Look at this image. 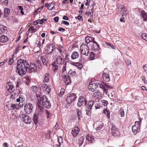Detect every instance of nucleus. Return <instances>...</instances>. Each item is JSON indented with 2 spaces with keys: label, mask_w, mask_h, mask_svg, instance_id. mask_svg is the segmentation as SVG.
I'll list each match as a JSON object with an SVG mask.
<instances>
[{
  "label": "nucleus",
  "mask_w": 147,
  "mask_h": 147,
  "mask_svg": "<svg viewBox=\"0 0 147 147\" xmlns=\"http://www.w3.org/2000/svg\"><path fill=\"white\" fill-rule=\"evenodd\" d=\"M140 16L143 18V20L146 21L147 20V13L144 11H142L140 12Z\"/></svg>",
  "instance_id": "nucleus-16"
},
{
  "label": "nucleus",
  "mask_w": 147,
  "mask_h": 147,
  "mask_svg": "<svg viewBox=\"0 0 147 147\" xmlns=\"http://www.w3.org/2000/svg\"><path fill=\"white\" fill-rule=\"evenodd\" d=\"M29 73L34 72L36 71V66L34 63H32L29 65Z\"/></svg>",
  "instance_id": "nucleus-13"
},
{
  "label": "nucleus",
  "mask_w": 147,
  "mask_h": 147,
  "mask_svg": "<svg viewBox=\"0 0 147 147\" xmlns=\"http://www.w3.org/2000/svg\"><path fill=\"white\" fill-rule=\"evenodd\" d=\"M62 23L67 26H68L69 24V23L68 22L65 21H63L62 22Z\"/></svg>",
  "instance_id": "nucleus-61"
},
{
  "label": "nucleus",
  "mask_w": 147,
  "mask_h": 147,
  "mask_svg": "<svg viewBox=\"0 0 147 147\" xmlns=\"http://www.w3.org/2000/svg\"><path fill=\"white\" fill-rule=\"evenodd\" d=\"M102 77L103 80L107 82L109 81L110 80L109 75L108 74L103 73L102 74Z\"/></svg>",
  "instance_id": "nucleus-15"
},
{
  "label": "nucleus",
  "mask_w": 147,
  "mask_h": 147,
  "mask_svg": "<svg viewBox=\"0 0 147 147\" xmlns=\"http://www.w3.org/2000/svg\"><path fill=\"white\" fill-rule=\"evenodd\" d=\"M143 69L145 72L147 74V64L144 66Z\"/></svg>",
  "instance_id": "nucleus-57"
},
{
  "label": "nucleus",
  "mask_w": 147,
  "mask_h": 147,
  "mask_svg": "<svg viewBox=\"0 0 147 147\" xmlns=\"http://www.w3.org/2000/svg\"><path fill=\"white\" fill-rule=\"evenodd\" d=\"M125 62L127 65H129L131 64V61L128 59H125Z\"/></svg>",
  "instance_id": "nucleus-46"
},
{
  "label": "nucleus",
  "mask_w": 147,
  "mask_h": 147,
  "mask_svg": "<svg viewBox=\"0 0 147 147\" xmlns=\"http://www.w3.org/2000/svg\"><path fill=\"white\" fill-rule=\"evenodd\" d=\"M69 73L71 75H72V76H74L76 74V71H73L72 70H70L69 71Z\"/></svg>",
  "instance_id": "nucleus-48"
},
{
  "label": "nucleus",
  "mask_w": 147,
  "mask_h": 147,
  "mask_svg": "<svg viewBox=\"0 0 147 147\" xmlns=\"http://www.w3.org/2000/svg\"><path fill=\"white\" fill-rule=\"evenodd\" d=\"M102 123L100 121H97L94 124V127L96 130H100L103 127Z\"/></svg>",
  "instance_id": "nucleus-10"
},
{
  "label": "nucleus",
  "mask_w": 147,
  "mask_h": 147,
  "mask_svg": "<svg viewBox=\"0 0 147 147\" xmlns=\"http://www.w3.org/2000/svg\"><path fill=\"white\" fill-rule=\"evenodd\" d=\"M10 12V9L8 8H5L4 11V15L5 17H7L9 15Z\"/></svg>",
  "instance_id": "nucleus-28"
},
{
  "label": "nucleus",
  "mask_w": 147,
  "mask_h": 147,
  "mask_svg": "<svg viewBox=\"0 0 147 147\" xmlns=\"http://www.w3.org/2000/svg\"><path fill=\"white\" fill-rule=\"evenodd\" d=\"M13 83L10 82H9L6 84V88L9 92H11L13 90Z\"/></svg>",
  "instance_id": "nucleus-11"
},
{
  "label": "nucleus",
  "mask_w": 147,
  "mask_h": 147,
  "mask_svg": "<svg viewBox=\"0 0 147 147\" xmlns=\"http://www.w3.org/2000/svg\"><path fill=\"white\" fill-rule=\"evenodd\" d=\"M80 131V129L78 127H75L72 130L71 134L73 136L76 137L79 134Z\"/></svg>",
  "instance_id": "nucleus-12"
},
{
  "label": "nucleus",
  "mask_w": 147,
  "mask_h": 147,
  "mask_svg": "<svg viewBox=\"0 0 147 147\" xmlns=\"http://www.w3.org/2000/svg\"><path fill=\"white\" fill-rule=\"evenodd\" d=\"M93 9L92 8L91 9V11H90V10L88 11L87 12H85V14L88 15V16L90 15L92 13H93Z\"/></svg>",
  "instance_id": "nucleus-40"
},
{
  "label": "nucleus",
  "mask_w": 147,
  "mask_h": 147,
  "mask_svg": "<svg viewBox=\"0 0 147 147\" xmlns=\"http://www.w3.org/2000/svg\"><path fill=\"white\" fill-rule=\"evenodd\" d=\"M141 36L143 39L147 41V34L144 33H142L141 34Z\"/></svg>",
  "instance_id": "nucleus-39"
},
{
  "label": "nucleus",
  "mask_w": 147,
  "mask_h": 147,
  "mask_svg": "<svg viewBox=\"0 0 147 147\" xmlns=\"http://www.w3.org/2000/svg\"><path fill=\"white\" fill-rule=\"evenodd\" d=\"M118 128L115 127L114 126H113L111 128V130L112 132L115 133V131H116L117 130Z\"/></svg>",
  "instance_id": "nucleus-47"
},
{
  "label": "nucleus",
  "mask_w": 147,
  "mask_h": 147,
  "mask_svg": "<svg viewBox=\"0 0 147 147\" xmlns=\"http://www.w3.org/2000/svg\"><path fill=\"white\" fill-rule=\"evenodd\" d=\"M57 63L58 64L62 65L64 63V60L60 56H58L56 59Z\"/></svg>",
  "instance_id": "nucleus-17"
},
{
  "label": "nucleus",
  "mask_w": 147,
  "mask_h": 147,
  "mask_svg": "<svg viewBox=\"0 0 147 147\" xmlns=\"http://www.w3.org/2000/svg\"><path fill=\"white\" fill-rule=\"evenodd\" d=\"M94 102L93 101L91 100L89 101L88 103L87 106L86 108L91 109L92 107L94 104Z\"/></svg>",
  "instance_id": "nucleus-30"
},
{
  "label": "nucleus",
  "mask_w": 147,
  "mask_h": 147,
  "mask_svg": "<svg viewBox=\"0 0 147 147\" xmlns=\"http://www.w3.org/2000/svg\"><path fill=\"white\" fill-rule=\"evenodd\" d=\"M23 144L21 143L20 142L18 143L17 146L16 147H23Z\"/></svg>",
  "instance_id": "nucleus-63"
},
{
  "label": "nucleus",
  "mask_w": 147,
  "mask_h": 147,
  "mask_svg": "<svg viewBox=\"0 0 147 147\" xmlns=\"http://www.w3.org/2000/svg\"><path fill=\"white\" fill-rule=\"evenodd\" d=\"M38 116L36 114H34L33 117V121L34 123L36 124L38 122Z\"/></svg>",
  "instance_id": "nucleus-32"
},
{
  "label": "nucleus",
  "mask_w": 147,
  "mask_h": 147,
  "mask_svg": "<svg viewBox=\"0 0 147 147\" xmlns=\"http://www.w3.org/2000/svg\"><path fill=\"white\" fill-rule=\"evenodd\" d=\"M14 61V60L13 58L10 59V60L8 61V64L10 65H12Z\"/></svg>",
  "instance_id": "nucleus-54"
},
{
  "label": "nucleus",
  "mask_w": 147,
  "mask_h": 147,
  "mask_svg": "<svg viewBox=\"0 0 147 147\" xmlns=\"http://www.w3.org/2000/svg\"><path fill=\"white\" fill-rule=\"evenodd\" d=\"M84 139V138L83 137H80L79 138L78 143L80 146H81L83 143Z\"/></svg>",
  "instance_id": "nucleus-35"
},
{
  "label": "nucleus",
  "mask_w": 147,
  "mask_h": 147,
  "mask_svg": "<svg viewBox=\"0 0 147 147\" xmlns=\"http://www.w3.org/2000/svg\"><path fill=\"white\" fill-rule=\"evenodd\" d=\"M80 49L81 53L86 56H88L89 52V48L88 46L84 43H82L80 46Z\"/></svg>",
  "instance_id": "nucleus-4"
},
{
  "label": "nucleus",
  "mask_w": 147,
  "mask_h": 147,
  "mask_svg": "<svg viewBox=\"0 0 147 147\" xmlns=\"http://www.w3.org/2000/svg\"><path fill=\"white\" fill-rule=\"evenodd\" d=\"M54 6L53 4H49V6L48 7V9L49 10H51L54 7Z\"/></svg>",
  "instance_id": "nucleus-52"
},
{
  "label": "nucleus",
  "mask_w": 147,
  "mask_h": 147,
  "mask_svg": "<svg viewBox=\"0 0 147 147\" xmlns=\"http://www.w3.org/2000/svg\"><path fill=\"white\" fill-rule=\"evenodd\" d=\"M62 139L63 138L61 136H59L58 138V143L61 144V143H62Z\"/></svg>",
  "instance_id": "nucleus-50"
},
{
  "label": "nucleus",
  "mask_w": 147,
  "mask_h": 147,
  "mask_svg": "<svg viewBox=\"0 0 147 147\" xmlns=\"http://www.w3.org/2000/svg\"><path fill=\"white\" fill-rule=\"evenodd\" d=\"M6 27L3 25H0V34L3 33V32L6 30Z\"/></svg>",
  "instance_id": "nucleus-31"
},
{
  "label": "nucleus",
  "mask_w": 147,
  "mask_h": 147,
  "mask_svg": "<svg viewBox=\"0 0 147 147\" xmlns=\"http://www.w3.org/2000/svg\"><path fill=\"white\" fill-rule=\"evenodd\" d=\"M29 67V64L27 61L19 59L17 61V65L16 67V71L19 75L23 76L26 74Z\"/></svg>",
  "instance_id": "nucleus-1"
},
{
  "label": "nucleus",
  "mask_w": 147,
  "mask_h": 147,
  "mask_svg": "<svg viewBox=\"0 0 147 147\" xmlns=\"http://www.w3.org/2000/svg\"><path fill=\"white\" fill-rule=\"evenodd\" d=\"M94 94L96 95L99 96L101 95V93L98 90L94 93Z\"/></svg>",
  "instance_id": "nucleus-55"
},
{
  "label": "nucleus",
  "mask_w": 147,
  "mask_h": 147,
  "mask_svg": "<svg viewBox=\"0 0 147 147\" xmlns=\"http://www.w3.org/2000/svg\"><path fill=\"white\" fill-rule=\"evenodd\" d=\"M91 109H88V108H86V114L87 115L90 116L91 115Z\"/></svg>",
  "instance_id": "nucleus-43"
},
{
  "label": "nucleus",
  "mask_w": 147,
  "mask_h": 147,
  "mask_svg": "<svg viewBox=\"0 0 147 147\" xmlns=\"http://www.w3.org/2000/svg\"><path fill=\"white\" fill-rule=\"evenodd\" d=\"M36 96L38 100V104L39 103V102H41V100H42V97L41 98L40 95L38 94H36Z\"/></svg>",
  "instance_id": "nucleus-36"
},
{
  "label": "nucleus",
  "mask_w": 147,
  "mask_h": 147,
  "mask_svg": "<svg viewBox=\"0 0 147 147\" xmlns=\"http://www.w3.org/2000/svg\"><path fill=\"white\" fill-rule=\"evenodd\" d=\"M40 107L39 106L38 107L36 110L35 113L34 114H36V115L38 116L42 114L43 108Z\"/></svg>",
  "instance_id": "nucleus-19"
},
{
  "label": "nucleus",
  "mask_w": 147,
  "mask_h": 147,
  "mask_svg": "<svg viewBox=\"0 0 147 147\" xmlns=\"http://www.w3.org/2000/svg\"><path fill=\"white\" fill-rule=\"evenodd\" d=\"M99 86L100 88L103 89V92L105 93V94L107 95L109 97V93L107 91V90L105 88V84L103 83V85L102 84H99Z\"/></svg>",
  "instance_id": "nucleus-20"
},
{
  "label": "nucleus",
  "mask_w": 147,
  "mask_h": 147,
  "mask_svg": "<svg viewBox=\"0 0 147 147\" xmlns=\"http://www.w3.org/2000/svg\"><path fill=\"white\" fill-rule=\"evenodd\" d=\"M119 114L121 115V117H123L124 115V111L123 110L121 109L119 111Z\"/></svg>",
  "instance_id": "nucleus-45"
},
{
  "label": "nucleus",
  "mask_w": 147,
  "mask_h": 147,
  "mask_svg": "<svg viewBox=\"0 0 147 147\" xmlns=\"http://www.w3.org/2000/svg\"><path fill=\"white\" fill-rule=\"evenodd\" d=\"M54 20L55 22H57L59 20V18L57 17H56L54 18Z\"/></svg>",
  "instance_id": "nucleus-64"
},
{
  "label": "nucleus",
  "mask_w": 147,
  "mask_h": 147,
  "mask_svg": "<svg viewBox=\"0 0 147 147\" xmlns=\"http://www.w3.org/2000/svg\"><path fill=\"white\" fill-rule=\"evenodd\" d=\"M49 46L50 47V48L51 47L52 48L55 49V45L53 44H49Z\"/></svg>",
  "instance_id": "nucleus-62"
},
{
  "label": "nucleus",
  "mask_w": 147,
  "mask_h": 147,
  "mask_svg": "<svg viewBox=\"0 0 147 147\" xmlns=\"http://www.w3.org/2000/svg\"><path fill=\"white\" fill-rule=\"evenodd\" d=\"M42 88L43 91L46 94H49L51 91V88L46 84H43L42 85Z\"/></svg>",
  "instance_id": "nucleus-9"
},
{
  "label": "nucleus",
  "mask_w": 147,
  "mask_h": 147,
  "mask_svg": "<svg viewBox=\"0 0 147 147\" xmlns=\"http://www.w3.org/2000/svg\"><path fill=\"white\" fill-rule=\"evenodd\" d=\"M93 44L92 47V49L94 51H96L99 50V45L96 41H95L93 42Z\"/></svg>",
  "instance_id": "nucleus-23"
},
{
  "label": "nucleus",
  "mask_w": 147,
  "mask_h": 147,
  "mask_svg": "<svg viewBox=\"0 0 147 147\" xmlns=\"http://www.w3.org/2000/svg\"><path fill=\"white\" fill-rule=\"evenodd\" d=\"M94 53L93 52H91V53L90 55L89 58L90 60H92L94 59Z\"/></svg>",
  "instance_id": "nucleus-44"
},
{
  "label": "nucleus",
  "mask_w": 147,
  "mask_h": 147,
  "mask_svg": "<svg viewBox=\"0 0 147 147\" xmlns=\"http://www.w3.org/2000/svg\"><path fill=\"white\" fill-rule=\"evenodd\" d=\"M8 40V38L6 36L3 35L0 37V43L5 42H7Z\"/></svg>",
  "instance_id": "nucleus-24"
},
{
  "label": "nucleus",
  "mask_w": 147,
  "mask_h": 147,
  "mask_svg": "<svg viewBox=\"0 0 147 147\" xmlns=\"http://www.w3.org/2000/svg\"><path fill=\"white\" fill-rule=\"evenodd\" d=\"M33 108V105L30 102L26 104L24 107L25 111L27 114H30L32 112Z\"/></svg>",
  "instance_id": "nucleus-6"
},
{
  "label": "nucleus",
  "mask_w": 147,
  "mask_h": 147,
  "mask_svg": "<svg viewBox=\"0 0 147 147\" xmlns=\"http://www.w3.org/2000/svg\"><path fill=\"white\" fill-rule=\"evenodd\" d=\"M64 80L65 84H68L70 82V80L68 76L64 75Z\"/></svg>",
  "instance_id": "nucleus-26"
},
{
  "label": "nucleus",
  "mask_w": 147,
  "mask_h": 147,
  "mask_svg": "<svg viewBox=\"0 0 147 147\" xmlns=\"http://www.w3.org/2000/svg\"><path fill=\"white\" fill-rule=\"evenodd\" d=\"M77 19L79 20V21H83V18H82V16H80V15H79L77 17Z\"/></svg>",
  "instance_id": "nucleus-60"
},
{
  "label": "nucleus",
  "mask_w": 147,
  "mask_h": 147,
  "mask_svg": "<svg viewBox=\"0 0 147 147\" xmlns=\"http://www.w3.org/2000/svg\"><path fill=\"white\" fill-rule=\"evenodd\" d=\"M86 140L88 142L92 143L94 142V138L91 135L88 134L86 136Z\"/></svg>",
  "instance_id": "nucleus-21"
},
{
  "label": "nucleus",
  "mask_w": 147,
  "mask_h": 147,
  "mask_svg": "<svg viewBox=\"0 0 147 147\" xmlns=\"http://www.w3.org/2000/svg\"><path fill=\"white\" fill-rule=\"evenodd\" d=\"M140 127L139 126L133 125L132 127V130L134 134H136L138 132L140 131Z\"/></svg>",
  "instance_id": "nucleus-14"
},
{
  "label": "nucleus",
  "mask_w": 147,
  "mask_h": 147,
  "mask_svg": "<svg viewBox=\"0 0 147 147\" xmlns=\"http://www.w3.org/2000/svg\"><path fill=\"white\" fill-rule=\"evenodd\" d=\"M56 63H54L53 64V69H54V71L57 70L58 69V66L56 64Z\"/></svg>",
  "instance_id": "nucleus-38"
},
{
  "label": "nucleus",
  "mask_w": 147,
  "mask_h": 147,
  "mask_svg": "<svg viewBox=\"0 0 147 147\" xmlns=\"http://www.w3.org/2000/svg\"><path fill=\"white\" fill-rule=\"evenodd\" d=\"M77 115L78 116V120H80L81 117L82 116V111L80 109L77 110Z\"/></svg>",
  "instance_id": "nucleus-34"
},
{
  "label": "nucleus",
  "mask_w": 147,
  "mask_h": 147,
  "mask_svg": "<svg viewBox=\"0 0 147 147\" xmlns=\"http://www.w3.org/2000/svg\"><path fill=\"white\" fill-rule=\"evenodd\" d=\"M40 59L42 60L43 65H45L47 63V61L46 59V57L45 55L42 56L40 57Z\"/></svg>",
  "instance_id": "nucleus-27"
},
{
  "label": "nucleus",
  "mask_w": 147,
  "mask_h": 147,
  "mask_svg": "<svg viewBox=\"0 0 147 147\" xmlns=\"http://www.w3.org/2000/svg\"><path fill=\"white\" fill-rule=\"evenodd\" d=\"M41 102H39L38 103V106L41 108H44V107L49 109L51 106V104L49 101L48 100L47 97L45 95H43L42 96V100Z\"/></svg>",
  "instance_id": "nucleus-2"
},
{
  "label": "nucleus",
  "mask_w": 147,
  "mask_h": 147,
  "mask_svg": "<svg viewBox=\"0 0 147 147\" xmlns=\"http://www.w3.org/2000/svg\"><path fill=\"white\" fill-rule=\"evenodd\" d=\"M66 63L65 62L63 65L62 71L63 72H64L66 70Z\"/></svg>",
  "instance_id": "nucleus-51"
},
{
  "label": "nucleus",
  "mask_w": 147,
  "mask_h": 147,
  "mask_svg": "<svg viewBox=\"0 0 147 147\" xmlns=\"http://www.w3.org/2000/svg\"><path fill=\"white\" fill-rule=\"evenodd\" d=\"M102 102L104 106H106L108 104V102L107 101L104 100H102Z\"/></svg>",
  "instance_id": "nucleus-49"
},
{
  "label": "nucleus",
  "mask_w": 147,
  "mask_h": 147,
  "mask_svg": "<svg viewBox=\"0 0 147 147\" xmlns=\"http://www.w3.org/2000/svg\"><path fill=\"white\" fill-rule=\"evenodd\" d=\"M85 40L86 43L88 44L90 42H93L94 41V38L88 36L85 37Z\"/></svg>",
  "instance_id": "nucleus-18"
},
{
  "label": "nucleus",
  "mask_w": 147,
  "mask_h": 147,
  "mask_svg": "<svg viewBox=\"0 0 147 147\" xmlns=\"http://www.w3.org/2000/svg\"><path fill=\"white\" fill-rule=\"evenodd\" d=\"M32 90L34 92H36L38 90V88L37 86H33L31 87Z\"/></svg>",
  "instance_id": "nucleus-41"
},
{
  "label": "nucleus",
  "mask_w": 147,
  "mask_h": 147,
  "mask_svg": "<svg viewBox=\"0 0 147 147\" xmlns=\"http://www.w3.org/2000/svg\"><path fill=\"white\" fill-rule=\"evenodd\" d=\"M49 73H46L45 75L43 81L44 82H47L49 80Z\"/></svg>",
  "instance_id": "nucleus-29"
},
{
  "label": "nucleus",
  "mask_w": 147,
  "mask_h": 147,
  "mask_svg": "<svg viewBox=\"0 0 147 147\" xmlns=\"http://www.w3.org/2000/svg\"><path fill=\"white\" fill-rule=\"evenodd\" d=\"M98 83H90L89 85L88 86V90L92 92L94 91L95 89L98 87Z\"/></svg>",
  "instance_id": "nucleus-8"
},
{
  "label": "nucleus",
  "mask_w": 147,
  "mask_h": 147,
  "mask_svg": "<svg viewBox=\"0 0 147 147\" xmlns=\"http://www.w3.org/2000/svg\"><path fill=\"white\" fill-rule=\"evenodd\" d=\"M47 21V19H42L39 21V24H43L45 21Z\"/></svg>",
  "instance_id": "nucleus-58"
},
{
  "label": "nucleus",
  "mask_w": 147,
  "mask_h": 147,
  "mask_svg": "<svg viewBox=\"0 0 147 147\" xmlns=\"http://www.w3.org/2000/svg\"><path fill=\"white\" fill-rule=\"evenodd\" d=\"M105 88H108L109 89H111L112 88V87L109 85L107 83H105Z\"/></svg>",
  "instance_id": "nucleus-59"
},
{
  "label": "nucleus",
  "mask_w": 147,
  "mask_h": 147,
  "mask_svg": "<svg viewBox=\"0 0 147 147\" xmlns=\"http://www.w3.org/2000/svg\"><path fill=\"white\" fill-rule=\"evenodd\" d=\"M76 66L79 69H81L82 67V64L80 63H77Z\"/></svg>",
  "instance_id": "nucleus-42"
},
{
  "label": "nucleus",
  "mask_w": 147,
  "mask_h": 147,
  "mask_svg": "<svg viewBox=\"0 0 147 147\" xmlns=\"http://www.w3.org/2000/svg\"><path fill=\"white\" fill-rule=\"evenodd\" d=\"M141 122V120L140 121H136L135 122V125H136L137 126H139V127H140V122Z\"/></svg>",
  "instance_id": "nucleus-53"
},
{
  "label": "nucleus",
  "mask_w": 147,
  "mask_h": 147,
  "mask_svg": "<svg viewBox=\"0 0 147 147\" xmlns=\"http://www.w3.org/2000/svg\"><path fill=\"white\" fill-rule=\"evenodd\" d=\"M57 50L61 55H63V53H65L66 51L65 48L61 45H59L58 47Z\"/></svg>",
  "instance_id": "nucleus-22"
},
{
  "label": "nucleus",
  "mask_w": 147,
  "mask_h": 147,
  "mask_svg": "<svg viewBox=\"0 0 147 147\" xmlns=\"http://www.w3.org/2000/svg\"><path fill=\"white\" fill-rule=\"evenodd\" d=\"M87 100L83 96H81L79 98L77 105L78 107H80L82 105L86 106L87 104Z\"/></svg>",
  "instance_id": "nucleus-7"
},
{
  "label": "nucleus",
  "mask_w": 147,
  "mask_h": 147,
  "mask_svg": "<svg viewBox=\"0 0 147 147\" xmlns=\"http://www.w3.org/2000/svg\"><path fill=\"white\" fill-rule=\"evenodd\" d=\"M79 57V54L78 52L75 51L72 54L71 56V59H74L77 58Z\"/></svg>",
  "instance_id": "nucleus-25"
},
{
  "label": "nucleus",
  "mask_w": 147,
  "mask_h": 147,
  "mask_svg": "<svg viewBox=\"0 0 147 147\" xmlns=\"http://www.w3.org/2000/svg\"><path fill=\"white\" fill-rule=\"evenodd\" d=\"M76 98V95L74 94L71 93L69 94L66 98V106L68 107L74 101Z\"/></svg>",
  "instance_id": "nucleus-3"
},
{
  "label": "nucleus",
  "mask_w": 147,
  "mask_h": 147,
  "mask_svg": "<svg viewBox=\"0 0 147 147\" xmlns=\"http://www.w3.org/2000/svg\"><path fill=\"white\" fill-rule=\"evenodd\" d=\"M45 53L47 54H49L51 53V49L49 45L47 46L46 49L45 50Z\"/></svg>",
  "instance_id": "nucleus-33"
},
{
  "label": "nucleus",
  "mask_w": 147,
  "mask_h": 147,
  "mask_svg": "<svg viewBox=\"0 0 147 147\" xmlns=\"http://www.w3.org/2000/svg\"><path fill=\"white\" fill-rule=\"evenodd\" d=\"M103 113L104 114L106 115L108 118H109L110 117V112L107 110V109L104 110Z\"/></svg>",
  "instance_id": "nucleus-37"
},
{
  "label": "nucleus",
  "mask_w": 147,
  "mask_h": 147,
  "mask_svg": "<svg viewBox=\"0 0 147 147\" xmlns=\"http://www.w3.org/2000/svg\"><path fill=\"white\" fill-rule=\"evenodd\" d=\"M20 117L22 120L26 124H30L32 121L31 118L26 114H21Z\"/></svg>",
  "instance_id": "nucleus-5"
},
{
  "label": "nucleus",
  "mask_w": 147,
  "mask_h": 147,
  "mask_svg": "<svg viewBox=\"0 0 147 147\" xmlns=\"http://www.w3.org/2000/svg\"><path fill=\"white\" fill-rule=\"evenodd\" d=\"M1 1L3 4H5L7 5L8 4V1L7 0H1Z\"/></svg>",
  "instance_id": "nucleus-56"
}]
</instances>
